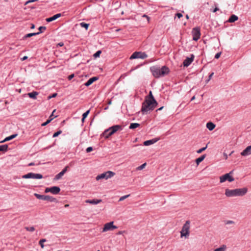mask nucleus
<instances>
[{
	"mask_svg": "<svg viewBox=\"0 0 251 251\" xmlns=\"http://www.w3.org/2000/svg\"><path fill=\"white\" fill-rule=\"evenodd\" d=\"M225 224L226 225H231V224H234L235 222L231 220H227L225 221Z\"/></svg>",
	"mask_w": 251,
	"mask_h": 251,
	"instance_id": "c9c22d12",
	"label": "nucleus"
},
{
	"mask_svg": "<svg viewBox=\"0 0 251 251\" xmlns=\"http://www.w3.org/2000/svg\"><path fill=\"white\" fill-rule=\"evenodd\" d=\"M63 175H63V174L60 172L59 173H58L57 175L55 176V179L56 180H58L60 179Z\"/></svg>",
	"mask_w": 251,
	"mask_h": 251,
	"instance_id": "473e14b6",
	"label": "nucleus"
},
{
	"mask_svg": "<svg viewBox=\"0 0 251 251\" xmlns=\"http://www.w3.org/2000/svg\"><path fill=\"white\" fill-rule=\"evenodd\" d=\"M47 241L46 239H42L39 242V244L41 246L42 249H43L45 247V245L44 243Z\"/></svg>",
	"mask_w": 251,
	"mask_h": 251,
	"instance_id": "c85d7f7f",
	"label": "nucleus"
},
{
	"mask_svg": "<svg viewBox=\"0 0 251 251\" xmlns=\"http://www.w3.org/2000/svg\"><path fill=\"white\" fill-rule=\"evenodd\" d=\"M46 27L45 26H40L39 28V32L38 33H41L43 32L46 29Z\"/></svg>",
	"mask_w": 251,
	"mask_h": 251,
	"instance_id": "e433bc0d",
	"label": "nucleus"
},
{
	"mask_svg": "<svg viewBox=\"0 0 251 251\" xmlns=\"http://www.w3.org/2000/svg\"><path fill=\"white\" fill-rule=\"evenodd\" d=\"M52 119H53V118H51V119H50L49 120H48L46 122L42 124L41 126H46L48 124H49Z\"/></svg>",
	"mask_w": 251,
	"mask_h": 251,
	"instance_id": "f704fd0d",
	"label": "nucleus"
},
{
	"mask_svg": "<svg viewBox=\"0 0 251 251\" xmlns=\"http://www.w3.org/2000/svg\"><path fill=\"white\" fill-rule=\"evenodd\" d=\"M219 9L217 7H216L213 10V12H216L217 11H218Z\"/></svg>",
	"mask_w": 251,
	"mask_h": 251,
	"instance_id": "6e6d98bb",
	"label": "nucleus"
},
{
	"mask_svg": "<svg viewBox=\"0 0 251 251\" xmlns=\"http://www.w3.org/2000/svg\"><path fill=\"white\" fill-rule=\"evenodd\" d=\"M225 248L221 247V248H217V249H215L214 251H225Z\"/></svg>",
	"mask_w": 251,
	"mask_h": 251,
	"instance_id": "79ce46f5",
	"label": "nucleus"
},
{
	"mask_svg": "<svg viewBox=\"0 0 251 251\" xmlns=\"http://www.w3.org/2000/svg\"><path fill=\"white\" fill-rule=\"evenodd\" d=\"M8 149V146L7 145H0V151H6Z\"/></svg>",
	"mask_w": 251,
	"mask_h": 251,
	"instance_id": "a878e982",
	"label": "nucleus"
},
{
	"mask_svg": "<svg viewBox=\"0 0 251 251\" xmlns=\"http://www.w3.org/2000/svg\"><path fill=\"white\" fill-rule=\"evenodd\" d=\"M68 168V166H66L61 172L63 174V175H64V174L67 172Z\"/></svg>",
	"mask_w": 251,
	"mask_h": 251,
	"instance_id": "c03bdc74",
	"label": "nucleus"
},
{
	"mask_svg": "<svg viewBox=\"0 0 251 251\" xmlns=\"http://www.w3.org/2000/svg\"><path fill=\"white\" fill-rule=\"evenodd\" d=\"M250 154H251V145L247 147L241 153V155L244 156H248Z\"/></svg>",
	"mask_w": 251,
	"mask_h": 251,
	"instance_id": "2eb2a0df",
	"label": "nucleus"
},
{
	"mask_svg": "<svg viewBox=\"0 0 251 251\" xmlns=\"http://www.w3.org/2000/svg\"><path fill=\"white\" fill-rule=\"evenodd\" d=\"M148 57L147 54L142 52H134L130 57V59L141 58L145 59Z\"/></svg>",
	"mask_w": 251,
	"mask_h": 251,
	"instance_id": "f8f14e48",
	"label": "nucleus"
},
{
	"mask_svg": "<svg viewBox=\"0 0 251 251\" xmlns=\"http://www.w3.org/2000/svg\"><path fill=\"white\" fill-rule=\"evenodd\" d=\"M23 178H33V179H41L43 176L40 174H35L33 173H29L22 176Z\"/></svg>",
	"mask_w": 251,
	"mask_h": 251,
	"instance_id": "9d476101",
	"label": "nucleus"
},
{
	"mask_svg": "<svg viewBox=\"0 0 251 251\" xmlns=\"http://www.w3.org/2000/svg\"><path fill=\"white\" fill-rule=\"evenodd\" d=\"M101 51L100 50H98L94 54V56L96 58V57H99L100 56V54L101 53Z\"/></svg>",
	"mask_w": 251,
	"mask_h": 251,
	"instance_id": "58836bf2",
	"label": "nucleus"
},
{
	"mask_svg": "<svg viewBox=\"0 0 251 251\" xmlns=\"http://www.w3.org/2000/svg\"><path fill=\"white\" fill-rule=\"evenodd\" d=\"M195 99V96H193V97L191 98V101H192V100H194Z\"/></svg>",
	"mask_w": 251,
	"mask_h": 251,
	"instance_id": "13d9d810",
	"label": "nucleus"
},
{
	"mask_svg": "<svg viewBox=\"0 0 251 251\" xmlns=\"http://www.w3.org/2000/svg\"><path fill=\"white\" fill-rule=\"evenodd\" d=\"M152 75L155 77H160L167 75L169 72V69L166 66H163L161 68L157 67H152L151 68Z\"/></svg>",
	"mask_w": 251,
	"mask_h": 251,
	"instance_id": "7ed1b4c3",
	"label": "nucleus"
},
{
	"mask_svg": "<svg viewBox=\"0 0 251 251\" xmlns=\"http://www.w3.org/2000/svg\"><path fill=\"white\" fill-rule=\"evenodd\" d=\"M80 25L81 26V27H84L86 29H87L89 26V24L82 22L80 24Z\"/></svg>",
	"mask_w": 251,
	"mask_h": 251,
	"instance_id": "7c9ffc66",
	"label": "nucleus"
},
{
	"mask_svg": "<svg viewBox=\"0 0 251 251\" xmlns=\"http://www.w3.org/2000/svg\"><path fill=\"white\" fill-rule=\"evenodd\" d=\"M147 16H147V15H146V14H144V15L142 16V17H145V18H147Z\"/></svg>",
	"mask_w": 251,
	"mask_h": 251,
	"instance_id": "0e129e2a",
	"label": "nucleus"
},
{
	"mask_svg": "<svg viewBox=\"0 0 251 251\" xmlns=\"http://www.w3.org/2000/svg\"><path fill=\"white\" fill-rule=\"evenodd\" d=\"M121 130H122V127L121 126H120V125L113 126L109 127L108 129H106L103 132V135L105 138H107L109 136L113 135L114 133H115L117 131Z\"/></svg>",
	"mask_w": 251,
	"mask_h": 251,
	"instance_id": "20e7f679",
	"label": "nucleus"
},
{
	"mask_svg": "<svg viewBox=\"0 0 251 251\" xmlns=\"http://www.w3.org/2000/svg\"><path fill=\"white\" fill-rule=\"evenodd\" d=\"M157 140L155 139L147 140L144 142V145L145 146H150L155 143Z\"/></svg>",
	"mask_w": 251,
	"mask_h": 251,
	"instance_id": "aec40b11",
	"label": "nucleus"
},
{
	"mask_svg": "<svg viewBox=\"0 0 251 251\" xmlns=\"http://www.w3.org/2000/svg\"><path fill=\"white\" fill-rule=\"evenodd\" d=\"M115 175V174L113 172L108 171L97 176L96 177V180H99L101 179H105L107 180L108 178L113 177Z\"/></svg>",
	"mask_w": 251,
	"mask_h": 251,
	"instance_id": "0eeeda50",
	"label": "nucleus"
},
{
	"mask_svg": "<svg viewBox=\"0 0 251 251\" xmlns=\"http://www.w3.org/2000/svg\"><path fill=\"white\" fill-rule=\"evenodd\" d=\"M25 229L26 231L33 232L35 230V228L34 226H30V227H25Z\"/></svg>",
	"mask_w": 251,
	"mask_h": 251,
	"instance_id": "2f4dec72",
	"label": "nucleus"
},
{
	"mask_svg": "<svg viewBox=\"0 0 251 251\" xmlns=\"http://www.w3.org/2000/svg\"><path fill=\"white\" fill-rule=\"evenodd\" d=\"M221 54V52L216 53L215 56V58H216V59H218L220 57Z\"/></svg>",
	"mask_w": 251,
	"mask_h": 251,
	"instance_id": "de8ad7c7",
	"label": "nucleus"
},
{
	"mask_svg": "<svg viewBox=\"0 0 251 251\" xmlns=\"http://www.w3.org/2000/svg\"><path fill=\"white\" fill-rule=\"evenodd\" d=\"M113 222H110L104 224V226L102 229V232H105L108 231L113 230L117 228V227L113 225Z\"/></svg>",
	"mask_w": 251,
	"mask_h": 251,
	"instance_id": "1a4fd4ad",
	"label": "nucleus"
},
{
	"mask_svg": "<svg viewBox=\"0 0 251 251\" xmlns=\"http://www.w3.org/2000/svg\"><path fill=\"white\" fill-rule=\"evenodd\" d=\"M34 195L37 199L44 201H48L50 202H56L57 200L55 198L48 195H42L37 193H34Z\"/></svg>",
	"mask_w": 251,
	"mask_h": 251,
	"instance_id": "6e6552de",
	"label": "nucleus"
},
{
	"mask_svg": "<svg viewBox=\"0 0 251 251\" xmlns=\"http://www.w3.org/2000/svg\"><path fill=\"white\" fill-rule=\"evenodd\" d=\"M205 154H203L199 158H197L196 160V162L197 165H199L201 161H202L205 158Z\"/></svg>",
	"mask_w": 251,
	"mask_h": 251,
	"instance_id": "393cba45",
	"label": "nucleus"
},
{
	"mask_svg": "<svg viewBox=\"0 0 251 251\" xmlns=\"http://www.w3.org/2000/svg\"><path fill=\"white\" fill-rule=\"evenodd\" d=\"M62 16L61 13L56 14L53 16L46 19V21L48 22H50L54 20H55L57 18L60 17Z\"/></svg>",
	"mask_w": 251,
	"mask_h": 251,
	"instance_id": "dca6fc26",
	"label": "nucleus"
},
{
	"mask_svg": "<svg viewBox=\"0 0 251 251\" xmlns=\"http://www.w3.org/2000/svg\"><path fill=\"white\" fill-rule=\"evenodd\" d=\"M37 0H29L28 1H27L25 3V4H27L30 2H34V1H37Z\"/></svg>",
	"mask_w": 251,
	"mask_h": 251,
	"instance_id": "3c124183",
	"label": "nucleus"
},
{
	"mask_svg": "<svg viewBox=\"0 0 251 251\" xmlns=\"http://www.w3.org/2000/svg\"><path fill=\"white\" fill-rule=\"evenodd\" d=\"M74 77V74H71V75H69L68 77V78L69 80H71L73 77Z\"/></svg>",
	"mask_w": 251,
	"mask_h": 251,
	"instance_id": "09e8293b",
	"label": "nucleus"
},
{
	"mask_svg": "<svg viewBox=\"0 0 251 251\" xmlns=\"http://www.w3.org/2000/svg\"><path fill=\"white\" fill-rule=\"evenodd\" d=\"M92 151H93V148L92 147H88L86 150L87 152H90Z\"/></svg>",
	"mask_w": 251,
	"mask_h": 251,
	"instance_id": "37998d69",
	"label": "nucleus"
},
{
	"mask_svg": "<svg viewBox=\"0 0 251 251\" xmlns=\"http://www.w3.org/2000/svg\"><path fill=\"white\" fill-rule=\"evenodd\" d=\"M68 168V166H66L61 172L63 174V175H64V174L67 172Z\"/></svg>",
	"mask_w": 251,
	"mask_h": 251,
	"instance_id": "a18cd8bd",
	"label": "nucleus"
},
{
	"mask_svg": "<svg viewBox=\"0 0 251 251\" xmlns=\"http://www.w3.org/2000/svg\"><path fill=\"white\" fill-rule=\"evenodd\" d=\"M86 118H84V117H82V119H81V121L82 123H83L84 122V120H85V119Z\"/></svg>",
	"mask_w": 251,
	"mask_h": 251,
	"instance_id": "680f3d73",
	"label": "nucleus"
},
{
	"mask_svg": "<svg viewBox=\"0 0 251 251\" xmlns=\"http://www.w3.org/2000/svg\"><path fill=\"white\" fill-rule=\"evenodd\" d=\"M192 34L193 35V40L195 41H198L201 37L200 28L196 27L193 28Z\"/></svg>",
	"mask_w": 251,
	"mask_h": 251,
	"instance_id": "9b49d317",
	"label": "nucleus"
},
{
	"mask_svg": "<svg viewBox=\"0 0 251 251\" xmlns=\"http://www.w3.org/2000/svg\"><path fill=\"white\" fill-rule=\"evenodd\" d=\"M248 192L247 188H237L235 189H226L225 195L227 197H234L244 196Z\"/></svg>",
	"mask_w": 251,
	"mask_h": 251,
	"instance_id": "f257e3e1",
	"label": "nucleus"
},
{
	"mask_svg": "<svg viewBox=\"0 0 251 251\" xmlns=\"http://www.w3.org/2000/svg\"><path fill=\"white\" fill-rule=\"evenodd\" d=\"M215 127V125L211 122L207 123L206 124V127L210 131L212 130Z\"/></svg>",
	"mask_w": 251,
	"mask_h": 251,
	"instance_id": "5701e85b",
	"label": "nucleus"
},
{
	"mask_svg": "<svg viewBox=\"0 0 251 251\" xmlns=\"http://www.w3.org/2000/svg\"><path fill=\"white\" fill-rule=\"evenodd\" d=\"M38 95V93L37 92H32L31 93H28V96L29 98H32L33 99H36L37 96Z\"/></svg>",
	"mask_w": 251,
	"mask_h": 251,
	"instance_id": "4be33fe9",
	"label": "nucleus"
},
{
	"mask_svg": "<svg viewBox=\"0 0 251 251\" xmlns=\"http://www.w3.org/2000/svg\"><path fill=\"white\" fill-rule=\"evenodd\" d=\"M207 147V145L205 147L202 148L197 151L198 153H201L203 151H205Z\"/></svg>",
	"mask_w": 251,
	"mask_h": 251,
	"instance_id": "72a5a7b5",
	"label": "nucleus"
},
{
	"mask_svg": "<svg viewBox=\"0 0 251 251\" xmlns=\"http://www.w3.org/2000/svg\"><path fill=\"white\" fill-rule=\"evenodd\" d=\"M140 126V125L138 123H131L129 126L130 129H135Z\"/></svg>",
	"mask_w": 251,
	"mask_h": 251,
	"instance_id": "cd10ccee",
	"label": "nucleus"
},
{
	"mask_svg": "<svg viewBox=\"0 0 251 251\" xmlns=\"http://www.w3.org/2000/svg\"><path fill=\"white\" fill-rule=\"evenodd\" d=\"M27 58V56H25L23 58H21V60L24 61V60H26Z\"/></svg>",
	"mask_w": 251,
	"mask_h": 251,
	"instance_id": "864d4df0",
	"label": "nucleus"
},
{
	"mask_svg": "<svg viewBox=\"0 0 251 251\" xmlns=\"http://www.w3.org/2000/svg\"><path fill=\"white\" fill-rule=\"evenodd\" d=\"M90 112V110H87L86 112L84 113L82 115V117L86 118Z\"/></svg>",
	"mask_w": 251,
	"mask_h": 251,
	"instance_id": "a19ab883",
	"label": "nucleus"
},
{
	"mask_svg": "<svg viewBox=\"0 0 251 251\" xmlns=\"http://www.w3.org/2000/svg\"><path fill=\"white\" fill-rule=\"evenodd\" d=\"M214 75V73H212L209 75V78L207 80V82H208L210 79L211 78H212V76L213 75Z\"/></svg>",
	"mask_w": 251,
	"mask_h": 251,
	"instance_id": "8fccbe9b",
	"label": "nucleus"
},
{
	"mask_svg": "<svg viewBox=\"0 0 251 251\" xmlns=\"http://www.w3.org/2000/svg\"><path fill=\"white\" fill-rule=\"evenodd\" d=\"M194 58V55L193 54L191 55V57H187L183 61V65L184 67L189 66L191 63L193 62Z\"/></svg>",
	"mask_w": 251,
	"mask_h": 251,
	"instance_id": "4468645a",
	"label": "nucleus"
},
{
	"mask_svg": "<svg viewBox=\"0 0 251 251\" xmlns=\"http://www.w3.org/2000/svg\"><path fill=\"white\" fill-rule=\"evenodd\" d=\"M57 93H54L51 96H49L48 99H50L52 98H55L57 96Z\"/></svg>",
	"mask_w": 251,
	"mask_h": 251,
	"instance_id": "49530a36",
	"label": "nucleus"
},
{
	"mask_svg": "<svg viewBox=\"0 0 251 251\" xmlns=\"http://www.w3.org/2000/svg\"><path fill=\"white\" fill-rule=\"evenodd\" d=\"M186 18L187 19H189V16H188V15H187L186 16Z\"/></svg>",
	"mask_w": 251,
	"mask_h": 251,
	"instance_id": "774afa93",
	"label": "nucleus"
},
{
	"mask_svg": "<svg viewBox=\"0 0 251 251\" xmlns=\"http://www.w3.org/2000/svg\"><path fill=\"white\" fill-rule=\"evenodd\" d=\"M58 45L60 46H62L63 45V43H59Z\"/></svg>",
	"mask_w": 251,
	"mask_h": 251,
	"instance_id": "69168bd1",
	"label": "nucleus"
},
{
	"mask_svg": "<svg viewBox=\"0 0 251 251\" xmlns=\"http://www.w3.org/2000/svg\"><path fill=\"white\" fill-rule=\"evenodd\" d=\"M190 222L187 221L182 226V229L180 231L181 237H185L187 238L190 234Z\"/></svg>",
	"mask_w": 251,
	"mask_h": 251,
	"instance_id": "39448f33",
	"label": "nucleus"
},
{
	"mask_svg": "<svg viewBox=\"0 0 251 251\" xmlns=\"http://www.w3.org/2000/svg\"><path fill=\"white\" fill-rule=\"evenodd\" d=\"M163 108V107L162 106V107H160V108H158V109L157 110V111L161 110H162V108Z\"/></svg>",
	"mask_w": 251,
	"mask_h": 251,
	"instance_id": "e2e57ef3",
	"label": "nucleus"
},
{
	"mask_svg": "<svg viewBox=\"0 0 251 251\" xmlns=\"http://www.w3.org/2000/svg\"><path fill=\"white\" fill-rule=\"evenodd\" d=\"M55 111V110H54L52 113V114L51 115V116H50V117H51L52 116V115H53V114H54V112Z\"/></svg>",
	"mask_w": 251,
	"mask_h": 251,
	"instance_id": "338daca9",
	"label": "nucleus"
},
{
	"mask_svg": "<svg viewBox=\"0 0 251 251\" xmlns=\"http://www.w3.org/2000/svg\"><path fill=\"white\" fill-rule=\"evenodd\" d=\"M34 27H35L34 25L32 24L31 26V28L33 29V28H34Z\"/></svg>",
	"mask_w": 251,
	"mask_h": 251,
	"instance_id": "bf43d9fd",
	"label": "nucleus"
},
{
	"mask_svg": "<svg viewBox=\"0 0 251 251\" xmlns=\"http://www.w3.org/2000/svg\"><path fill=\"white\" fill-rule=\"evenodd\" d=\"M146 18H147V19L148 20V22H150V17L148 16Z\"/></svg>",
	"mask_w": 251,
	"mask_h": 251,
	"instance_id": "052dcab7",
	"label": "nucleus"
},
{
	"mask_svg": "<svg viewBox=\"0 0 251 251\" xmlns=\"http://www.w3.org/2000/svg\"><path fill=\"white\" fill-rule=\"evenodd\" d=\"M176 16L178 18H180L182 17V15L181 13H178L176 14Z\"/></svg>",
	"mask_w": 251,
	"mask_h": 251,
	"instance_id": "603ef678",
	"label": "nucleus"
},
{
	"mask_svg": "<svg viewBox=\"0 0 251 251\" xmlns=\"http://www.w3.org/2000/svg\"><path fill=\"white\" fill-rule=\"evenodd\" d=\"M146 165H147L146 163H145L143 164L142 165H140V166H138V167H137L136 168V170L139 171V170H143V169L145 168V167H146Z\"/></svg>",
	"mask_w": 251,
	"mask_h": 251,
	"instance_id": "c756f323",
	"label": "nucleus"
},
{
	"mask_svg": "<svg viewBox=\"0 0 251 251\" xmlns=\"http://www.w3.org/2000/svg\"><path fill=\"white\" fill-rule=\"evenodd\" d=\"M238 17L237 16L235 15H232L228 20L227 22L229 23H233L238 20Z\"/></svg>",
	"mask_w": 251,
	"mask_h": 251,
	"instance_id": "6ab92c4d",
	"label": "nucleus"
},
{
	"mask_svg": "<svg viewBox=\"0 0 251 251\" xmlns=\"http://www.w3.org/2000/svg\"><path fill=\"white\" fill-rule=\"evenodd\" d=\"M98 79V77H93L90 78L85 83V85L86 86H89L91 84H92L94 81L97 80Z\"/></svg>",
	"mask_w": 251,
	"mask_h": 251,
	"instance_id": "a211bd4d",
	"label": "nucleus"
},
{
	"mask_svg": "<svg viewBox=\"0 0 251 251\" xmlns=\"http://www.w3.org/2000/svg\"><path fill=\"white\" fill-rule=\"evenodd\" d=\"M62 131L61 130H59L56 132H55L53 135V137H56L58 136L59 134L61 133Z\"/></svg>",
	"mask_w": 251,
	"mask_h": 251,
	"instance_id": "ea45409f",
	"label": "nucleus"
},
{
	"mask_svg": "<svg viewBox=\"0 0 251 251\" xmlns=\"http://www.w3.org/2000/svg\"><path fill=\"white\" fill-rule=\"evenodd\" d=\"M33 165H34V163H33V162L30 163L28 164V166H33Z\"/></svg>",
	"mask_w": 251,
	"mask_h": 251,
	"instance_id": "4d7b16f0",
	"label": "nucleus"
},
{
	"mask_svg": "<svg viewBox=\"0 0 251 251\" xmlns=\"http://www.w3.org/2000/svg\"><path fill=\"white\" fill-rule=\"evenodd\" d=\"M130 196V195H125V196H122L121 197L120 199H119V201H124L125 199L127 198L128 197H129Z\"/></svg>",
	"mask_w": 251,
	"mask_h": 251,
	"instance_id": "4c0bfd02",
	"label": "nucleus"
},
{
	"mask_svg": "<svg viewBox=\"0 0 251 251\" xmlns=\"http://www.w3.org/2000/svg\"><path fill=\"white\" fill-rule=\"evenodd\" d=\"M157 102H153L148 99H145L143 102L141 108V112L143 114H147L148 112L152 111L157 105Z\"/></svg>",
	"mask_w": 251,
	"mask_h": 251,
	"instance_id": "f03ea898",
	"label": "nucleus"
},
{
	"mask_svg": "<svg viewBox=\"0 0 251 251\" xmlns=\"http://www.w3.org/2000/svg\"><path fill=\"white\" fill-rule=\"evenodd\" d=\"M60 191V189L59 187L57 186H53L51 187H48L45 189V192L47 193H51L53 194H57Z\"/></svg>",
	"mask_w": 251,
	"mask_h": 251,
	"instance_id": "ddd939ff",
	"label": "nucleus"
},
{
	"mask_svg": "<svg viewBox=\"0 0 251 251\" xmlns=\"http://www.w3.org/2000/svg\"><path fill=\"white\" fill-rule=\"evenodd\" d=\"M101 201V200H87L85 201V202L90 203L92 204H97Z\"/></svg>",
	"mask_w": 251,
	"mask_h": 251,
	"instance_id": "f3484780",
	"label": "nucleus"
},
{
	"mask_svg": "<svg viewBox=\"0 0 251 251\" xmlns=\"http://www.w3.org/2000/svg\"><path fill=\"white\" fill-rule=\"evenodd\" d=\"M145 99H148V100H150L151 101H152L153 102H156L152 95L151 91L150 92L149 96L146 97Z\"/></svg>",
	"mask_w": 251,
	"mask_h": 251,
	"instance_id": "b1692460",
	"label": "nucleus"
},
{
	"mask_svg": "<svg viewBox=\"0 0 251 251\" xmlns=\"http://www.w3.org/2000/svg\"><path fill=\"white\" fill-rule=\"evenodd\" d=\"M232 174L233 171H231L229 173L226 174L225 175L220 176V182L223 183L226 181H228L230 182L233 181L234 180V178L232 176Z\"/></svg>",
	"mask_w": 251,
	"mask_h": 251,
	"instance_id": "423d86ee",
	"label": "nucleus"
},
{
	"mask_svg": "<svg viewBox=\"0 0 251 251\" xmlns=\"http://www.w3.org/2000/svg\"><path fill=\"white\" fill-rule=\"evenodd\" d=\"M38 34H39V33H28V34H27L26 35H25L23 37V39H25L27 38L30 37H32L33 36H35V35H38Z\"/></svg>",
	"mask_w": 251,
	"mask_h": 251,
	"instance_id": "bb28decb",
	"label": "nucleus"
},
{
	"mask_svg": "<svg viewBox=\"0 0 251 251\" xmlns=\"http://www.w3.org/2000/svg\"><path fill=\"white\" fill-rule=\"evenodd\" d=\"M17 136V134L11 135L8 137H6L3 141L0 142V143H3L8 141H9L10 140L13 139V138H15Z\"/></svg>",
	"mask_w": 251,
	"mask_h": 251,
	"instance_id": "412c9836",
	"label": "nucleus"
},
{
	"mask_svg": "<svg viewBox=\"0 0 251 251\" xmlns=\"http://www.w3.org/2000/svg\"><path fill=\"white\" fill-rule=\"evenodd\" d=\"M224 156L225 159H227L228 158V155L226 153H224Z\"/></svg>",
	"mask_w": 251,
	"mask_h": 251,
	"instance_id": "5fc2aeb1",
	"label": "nucleus"
}]
</instances>
